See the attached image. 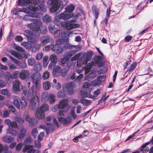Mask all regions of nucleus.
Returning a JSON list of instances; mask_svg holds the SVG:
<instances>
[{
    "label": "nucleus",
    "instance_id": "obj_1",
    "mask_svg": "<svg viewBox=\"0 0 153 153\" xmlns=\"http://www.w3.org/2000/svg\"><path fill=\"white\" fill-rule=\"evenodd\" d=\"M49 3L52 6L50 11L51 12H55L56 13H60L64 6L62 0H49Z\"/></svg>",
    "mask_w": 153,
    "mask_h": 153
},
{
    "label": "nucleus",
    "instance_id": "obj_2",
    "mask_svg": "<svg viewBox=\"0 0 153 153\" xmlns=\"http://www.w3.org/2000/svg\"><path fill=\"white\" fill-rule=\"evenodd\" d=\"M68 100L67 99L61 100L58 104L53 106L51 110L53 112H56L58 109H63L65 112H67L69 109V106L68 104Z\"/></svg>",
    "mask_w": 153,
    "mask_h": 153
},
{
    "label": "nucleus",
    "instance_id": "obj_3",
    "mask_svg": "<svg viewBox=\"0 0 153 153\" xmlns=\"http://www.w3.org/2000/svg\"><path fill=\"white\" fill-rule=\"evenodd\" d=\"M15 48L16 50L22 53L21 54H20L15 51H11V53L16 57L19 59H22L23 57L25 59H27L30 57V55L29 53H27L25 54L24 50L21 47L16 45L15 47Z\"/></svg>",
    "mask_w": 153,
    "mask_h": 153
},
{
    "label": "nucleus",
    "instance_id": "obj_4",
    "mask_svg": "<svg viewBox=\"0 0 153 153\" xmlns=\"http://www.w3.org/2000/svg\"><path fill=\"white\" fill-rule=\"evenodd\" d=\"M33 81V86L37 91L39 90L40 87V82L41 79L40 74L38 72H36L33 74L31 76Z\"/></svg>",
    "mask_w": 153,
    "mask_h": 153
},
{
    "label": "nucleus",
    "instance_id": "obj_5",
    "mask_svg": "<svg viewBox=\"0 0 153 153\" xmlns=\"http://www.w3.org/2000/svg\"><path fill=\"white\" fill-rule=\"evenodd\" d=\"M32 23L27 24V27L30 28L34 33H39V27L42 25L41 21L38 19H32Z\"/></svg>",
    "mask_w": 153,
    "mask_h": 153
},
{
    "label": "nucleus",
    "instance_id": "obj_6",
    "mask_svg": "<svg viewBox=\"0 0 153 153\" xmlns=\"http://www.w3.org/2000/svg\"><path fill=\"white\" fill-rule=\"evenodd\" d=\"M33 9H29L28 10L29 11V15H26L24 16L23 19L25 21H32V19H30V17L37 18L39 16V14L36 12L38 10V8L37 7L32 5Z\"/></svg>",
    "mask_w": 153,
    "mask_h": 153
},
{
    "label": "nucleus",
    "instance_id": "obj_7",
    "mask_svg": "<svg viewBox=\"0 0 153 153\" xmlns=\"http://www.w3.org/2000/svg\"><path fill=\"white\" fill-rule=\"evenodd\" d=\"M27 2L30 3L31 4L35 5L38 3H40L38 5L40 9L43 12H45L46 10L47 7L44 4L45 0H26Z\"/></svg>",
    "mask_w": 153,
    "mask_h": 153
},
{
    "label": "nucleus",
    "instance_id": "obj_8",
    "mask_svg": "<svg viewBox=\"0 0 153 153\" xmlns=\"http://www.w3.org/2000/svg\"><path fill=\"white\" fill-rule=\"evenodd\" d=\"M33 8L31 5L28 4L25 8H20L18 7L15 8L12 10L13 13L15 15H18L20 12H24L26 13H29V9H33Z\"/></svg>",
    "mask_w": 153,
    "mask_h": 153
},
{
    "label": "nucleus",
    "instance_id": "obj_9",
    "mask_svg": "<svg viewBox=\"0 0 153 153\" xmlns=\"http://www.w3.org/2000/svg\"><path fill=\"white\" fill-rule=\"evenodd\" d=\"M75 22V20H71L70 21L64 22L62 24V27L67 30L77 27L79 26V25L74 24V23Z\"/></svg>",
    "mask_w": 153,
    "mask_h": 153
},
{
    "label": "nucleus",
    "instance_id": "obj_10",
    "mask_svg": "<svg viewBox=\"0 0 153 153\" xmlns=\"http://www.w3.org/2000/svg\"><path fill=\"white\" fill-rule=\"evenodd\" d=\"M75 86L73 82H70L66 83L64 86L63 88L65 89V90L69 95H72L75 92Z\"/></svg>",
    "mask_w": 153,
    "mask_h": 153
},
{
    "label": "nucleus",
    "instance_id": "obj_11",
    "mask_svg": "<svg viewBox=\"0 0 153 153\" xmlns=\"http://www.w3.org/2000/svg\"><path fill=\"white\" fill-rule=\"evenodd\" d=\"M10 58L11 61L14 62L17 66H20L22 68H25L27 66L26 61H22V62L14 58L12 56H10Z\"/></svg>",
    "mask_w": 153,
    "mask_h": 153
},
{
    "label": "nucleus",
    "instance_id": "obj_12",
    "mask_svg": "<svg viewBox=\"0 0 153 153\" xmlns=\"http://www.w3.org/2000/svg\"><path fill=\"white\" fill-rule=\"evenodd\" d=\"M64 48L65 49L69 48L73 49L71 51H73V54L74 55L75 53L80 50L81 47L79 45H73L69 44H67L64 46Z\"/></svg>",
    "mask_w": 153,
    "mask_h": 153
},
{
    "label": "nucleus",
    "instance_id": "obj_13",
    "mask_svg": "<svg viewBox=\"0 0 153 153\" xmlns=\"http://www.w3.org/2000/svg\"><path fill=\"white\" fill-rule=\"evenodd\" d=\"M92 55L93 53L91 51L87 52L83 55L82 59L83 65L86 64L87 61L91 59Z\"/></svg>",
    "mask_w": 153,
    "mask_h": 153
},
{
    "label": "nucleus",
    "instance_id": "obj_14",
    "mask_svg": "<svg viewBox=\"0 0 153 153\" xmlns=\"http://www.w3.org/2000/svg\"><path fill=\"white\" fill-rule=\"evenodd\" d=\"M59 17L61 18L62 19L66 20L71 18L74 15L73 13H69L66 11L64 12L58 14Z\"/></svg>",
    "mask_w": 153,
    "mask_h": 153
},
{
    "label": "nucleus",
    "instance_id": "obj_15",
    "mask_svg": "<svg viewBox=\"0 0 153 153\" xmlns=\"http://www.w3.org/2000/svg\"><path fill=\"white\" fill-rule=\"evenodd\" d=\"M24 35L27 39L31 37V36L37 37L39 36V33L36 32L34 33L31 30H25L24 32Z\"/></svg>",
    "mask_w": 153,
    "mask_h": 153
},
{
    "label": "nucleus",
    "instance_id": "obj_16",
    "mask_svg": "<svg viewBox=\"0 0 153 153\" xmlns=\"http://www.w3.org/2000/svg\"><path fill=\"white\" fill-rule=\"evenodd\" d=\"M60 46L57 43L53 45V48L52 49V50L53 51H55L57 53H61L63 51V49H66L64 48V46Z\"/></svg>",
    "mask_w": 153,
    "mask_h": 153
},
{
    "label": "nucleus",
    "instance_id": "obj_17",
    "mask_svg": "<svg viewBox=\"0 0 153 153\" xmlns=\"http://www.w3.org/2000/svg\"><path fill=\"white\" fill-rule=\"evenodd\" d=\"M27 133V130L23 128L19 131V134L18 136L17 141L18 142H22L24 139Z\"/></svg>",
    "mask_w": 153,
    "mask_h": 153
},
{
    "label": "nucleus",
    "instance_id": "obj_18",
    "mask_svg": "<svg viewBox=\"0 0 153 153\" xmlns=\"http://www.w3.org/2000/svg\"><path fill=\"white\" fill-rule=\"evenodd\" d=\"M52 38L48 35H45L42 36L41 38L42 41L41 44L42 45H44L46 44L49 43L51 41Z\"/></svg>",
    "mask_w": 153,
    "mask_h": 153
},
{
    "label": "nucleus",
    "instance_id": "obj_19",
    "mask_svg": "<svg viewBox=\"0 0 153 153\" xmlns=\"http://www.w3.org/2000/svg\"><path fill=\"white\" fill-rule=\"evenodd\" d=\"M94 61L99 67H103L105 65V62L103 61V58L100 56H97L95 59Z\"/></svg>",
    "mask_w": 153,
    "mask_h": 153
},
{
    "label": "nucleus",
    "instance_id": "obj_20",
    "mask_svg": "<svg viewBox=\"0 0 153 153\" xmlns=\"http://www.w3.org/2000/svg\"><path fill=\"white\" fill-rule=\"evenodd\" d=\"M13 89L15 91H19L20 89L22 88V87H21V84L18 80H16L13 82Z\"/></svg>",
    "mask_w": 153,
    "mask_h": 153
},
{
    "label": "nucleus",
    "instance_id": "obj_21",
    "mask_svg": "<svg viewBox=\"0 0 153 153\" xmlns=\"http://www.w3.org/2000/svg\"><path fill=\"white\" fill-rule=\"evenodd\" d=\"M61 68L59 66H57L54 67L52 72L53 76L55 77H58L61 74Z\"/></svg>",
    "mask_w": 153,
    "mask_h": 153
},
{
    "label": "nucleus",
    "instance_id": "obj_22",
    "mask_svg": "<svg viewBox=\"0 0 153 153\" xmlns=\"http://www.w3.org/2000/svg\"><path fill=\"white\" fill-rule=\"evenodd\" d=\"M59 120L61 123L64 125H67L69 124L71 121L70 117L68 116L65 118H59Z\"/></svg>",
    "mask_w": 153,
    "mask_h": 153
},
{
    "label": "nucleus",
    "instance_id": "obj_23",
    "mask_svg": "<svg viewBox=\"0 0 153 153\" xmlns=\"http://www.w3.org/2000/svg\"><path fill=\"white\" fill-rule=\"evenodd\" d=\"M48 30L49 32L51 33L54 34L55 36H57V35H58V33H59L60 32L59 30L57 29L53 26H49Z\"/></svg>",
    "mask_w": 153,
    "mask_h": 153
},
{
    "label": "nucleus",
    "instance_id": "obj_24",
    "mask_svg": "<svg viewBox=\"0 0 153 153\" xmlns=\"http://www.w3.org/2000/svg\"><path fill=\"white\" fill-rule=\"evenodd\" d=\"M29 71L26 70H22L19 73V77L22 79H25L29 75Z\"/></svg>",
    "mask_w": 153,
    "mask_h": 153
},
{
    "label": "nucleus",
    "instance_id": "obj_25",
    "mask_svg": "<svg viewBox=\"0 0 153 153\" xmlns=\"http://www.w3.org/2000/svg\"><path fill=\"white\" fill-rule=\"evenodd\" d=\"M36 117L39 119H43L45 117V113L39 109H38L36 113Z\"/></svg>",
    "mask_w": 153,
    "mask_h": 153
},
{
    "label": "nucleus",
    "instance_id": "obj_26",
    "mask_svg": "<svg viewBox=\"0 0 153 153\" xmlns=\"http://www.w3.org/2000/svg\"><path fill=\"white\" fill-rule=\"evenodd\" d=\"M91 11L95 18L97 19L99 14V10L95 5H93L92 7Z\"/></svg>",
    "mask_w": 153,
    "mask_h": 153
},
{
    "label": "nucleus",
    "instance_id": "obj_27",
    "mask_svg": "<svg viewBox=\"0 0 153 153\" xmlns=\"http://www.w3.org/2000/svg\"><path fill=\"white\" fill-rule=\"evenodd\" d=\"M28 122L29 125L32 127L36 126L38 123L37 120L34 117H32L29 119Z\"/></svg>",
    "mask_w": 153,
    "mask_h": 153
},
{
    "label": "nucleus",
    "instance_id": "obj_28",
    "mask_svg": "<svg viewBox=\"0 0 153 153\" xmlns=\"http://www.w3.org/2000/svg\"><path fill=\"white\" fill-rule=\"evenodd\" d=\"M49 94L46 92H43L41 95L42 100L44 102L49 100Z\"/></svg>",
    "mask_w": 153,
    "mask_h": 153
},
{
    "label": "nucleus",
    "instance_id": "obj_29",
    "mask_svg": "<svg viewBox=\"0 0 153 153\" xmlns=\"http://www.w3.org/2000/svg\"><path fill=\"white\" fill-rule=\"evenodd\" d=\"M14 138L10 136H4L2 137V140L4 142L10 143L13 141Z\"/></svg>",
    "mask_w": 153,
    "mask_h": 153
},
{
    "label": "nucleus",
    "instance_id": "obj_30",
    "mask_svg": "<svg viewBox=\"0 0 153 153\" xmlns=\"http://www.w3.org/2000/svg\"><path fill=\"white\" fill-rule=\"evenodd\" d=\"M58 16V15L55 17L54 23L57 26L61 25L62 27V24H63V22L60 20V19H61L60 18V17H59Z\"/></svg>",
    "mask_w": 153,
    "mask_h": 153
},
{
    "label": "nucleus",
    "instance_id": "obj_31",
    "mask_svg": "<svg viewBox=\"0 0 153 153\" xmlns=\"http://www.w3.org/2000/svg\"><path fill=\"white\" fill-rule=\"evenodd\" d=\"M19 98L18 97L15 96L13 98V103L18 109H20V105L19 101Z\"/></svg>",
    "mask_w": 153,
    "mask_h": 153
},
{
    "label": "nucleus",
    "instance_id": "obj_32",
    "mask_svg": "<svg viewBox=\"0 0 153 153\" xmlns=\"http://www.w3.org/2000/svg\"><path fill=\"white\" fill-rule=\"evenodd\" d=\"M33 88V86L32 87L30 88L28 90L27 94V97L29 99H31L34 95Z\"/></svg>",
    "mask_w": 153,
    "mask_h": 153
},
{
    "label": "nucleus",
    "instance_id": "obj_33",
    "mask_svg": "<svg viewBox=\"0 0 153 153\" xmlns=\"http://www.w3.org/2000/svg\"><path fill=\"white\" fill-rule=\"evenodd\" d=\"M94 63L92 62H90L89 63L87 64L85 67V73H88L91 69L92 66L93 65Z\"/></svg>",
    "mask_w": 153,
    "mask_h": 153
},
{
    "label": "nucleus",
    "instance_id": "obj_34",
    "mask_svg": "<svg viewBox=\"0 0 153 153\" xmlns=\"http://www.w3.org/2000/svg\"><path fill=\"white\" fill-rule=\"evenodd\" d=\"M80 102L84 106H87L89 105L91 102V100H88L85 99H82L80 100Z\"/></svg>",
    "mask_w": 153,
    "mask_h": 153
},
{
    "label": "nucleus",
    "instance_id": "obj_35",
    "mask_svg": "<svg viewBox=\"0 0 153 153\" xmlns=\"http://www.w3.org/2000/svg\"><path fill=\"white\" fill-rule=\"evenodd\" d=\"M7 131H9V133L13 136H16L18 134V131L16 130L14 128L10 127L7 129Z\"/></svg>",
    "mask_w": 153,
    "mask_h": 153
},
{
    "label": "nucleus",
    "instance_id": "obj_36",
    "mask_svg": "<svg viewBox=\"0 0 153 153\" xmlns=\"http://www.w3.org/2000/svg\"><path fill=\"white\" fill-rule=\"evenodd\" d=\"M52 19V17L48 14L45 15L43 17V21L46 23H49Z\"/></svg>",
    "mask_w": 153,
    "mask_h": 153
},
{
    "label": "nucleus",
    "instance_id": "obj_37",
    "mask_svg": "<svg viewBox=\"0 0 153 153\" xmlns=\"http://www.w3.org/2000/svg\"><path fill=\"white\" fill-rule=\"evenodd\" d=\"M39 109L44 113L45 111H48L49 110L48 105L44 103L40 106Z\"/></svg>",
    "mask_w": 153,
    "mask_h": 153
},
{
    "label": "nucleus",
    "instance_id": "obj_38",
    "mask_svg": "<svg viewBox=\"0 0 153 153\" xmlns=\"http://www.w3.org/2000/svg\"><path fill=\"white\" fill-rule=\"evenodd\" d=\"M47 126V128L45 129V130L46 131L47 134H48L50 132V130H54L53 128V127L52 124L51 123H47L46 124Z\"/></svg>",
    "mask_w": 153,
    "mask_h": 153
},
{
    "label": "nucleus",
    "instance_id": "obj_39",
    "mask_svg": "<svg viewBox=\"0 0 153 153\" xmlns=\"http://www.w3.org/2000/svg\"><path fill=\"white\" fill-rule=\"evenodd\" d=\"M56 97L54 95L52 94H49V101L51 104L54 103L56 101Z\"/></svg>",
    "mask_w": 153,
    "mask_h": 153
},
{
    "label": "nucleus",
    "instance_id": "obj_40",
    "mask_svg": "<svg viewBox=\"0 0 153 153\" xmlns=\"http://www.w3.org/2000/svg\"><path fill=\"white\" fill-rule=\"evenodd\" d=\"M65 11L68 13L72 12L74 9V5L70 4L65 8Z\"/></svg>",
    "mask_w": 153,
    "mask_h": 153
},
{
    "label": "nucleus",
    "instance_id": "obj_41",
    "mask_svg": "<svg viewBox=\"0 0 153 153\" xmlns=\"http://www.w3.org/2000/svg\"><path fill=\"white\" fill-rule=\"evenodd\" d=\"M106 92H105L103 93L101 99L99 100L98 102V104H100L102 102H104L105 103V102L107 100V99L106 97Z\"/></svg>",
    "mask_w": 153,
    "mask_h": 153
},
{
    "label": "nucleus",
    "instance_id": "obj_42",
    "mask_svg": "<svg viewBox=\"0 0 153 153\" xmlns=\"http://www.w3.org/2000/svg\"><path fill=\"white\" fill-rule=\"evenodd\" d=\"M39 30H40V33L42 34H45L47 32V29L46 27L42 25H42L39 27Z\"/></svg>",
    "mask_w": 153,
    "mask_h": 153
},
{
    "label": "nucleus",
    "instance_id": "obj_43",
    "mask_svg": "<svg viewBox=\"0 0 153 153\" xmlns=\"http://www.w3.org/2000/svg\"><path fill=\"white\" fill-rule=\"evenodd\" d=\"M101 92L100 89H97L94 91L93 95L90 94V98H92V99L95 98V97H97L98 95L100 94Z\"/></svg>",
    "mask_w": 153,
    "mask_h": 153
},
{
    "label": "nucleus",
    "instance_id": "obj_44",
    "mask_svg": "<svg viewBox=\"0 0 153 153\" xmlns=\"http://www.w3.org/2000/svg\"><path fill=\"white\" fill-rule=\"evenodd\" d=\"M20 103L21 104V106L22 107V109H23V108H24L27 105V102L26 100V98L23 97H22V99L20 100Z\"/></svg>",
    "mask_w": 153,
    "mask_h": 153
},
{
    "label": "nucleus",
    "instance_id": "obj_45",
    "mask_svg": "<svg viewBox=\"0 0 153 153\" xmlns=\"http://www.w3.org/2000/svg\"><path fill=\"white\" fill-rule=\"evenodd\" d=\"M73 51H70L68 52H67L64 55V57L68 61L71 58V57L74 55L72 52Z\"/></svg>",
    "mask_w": 153,
    "mask_h": 153
},
{
    "label": "nucleus",
    "instance_id": "obj_46",
    "mask_svg": "<svg viewBox=\"0 0 153 153\" xmlns=\"http://www.w3.org/2000/svg\"><path fill=\"white\" fill-rule=\"evenodd\" d=\"M48 56H45L43 58V66L44 67H46L47 66L49 61L48 59Z\"/></svg>",
    "mask_w": 153,
    "mask_h": 153
},
{
    "label": "nucleus",
    "instance_id": "obj_47",
    "mask_svg": "<svg viewBox=\"0 0 153 153\" xmlns=\"http://www.w3.org/2000/svg\"><path fill=\"white\" fill-rule=\"evenodd\" d=\"M42 68V64L39 62H37L34 67V70L35 71H40Z\"/></svg>",
    "mask_w": 153,
    "mask_h": 153
},
{
    "label": "nucleus",
    "instance_id": "obj_48",
    "mask_svg": "<svg viewBox=\"0 0 153 153\" xmlns=\"http://www.w3.org/2000/svg\"><path fill=\"white\" fill-rule=\"evenodd\" d=\"M21 44L26 49H30L32 47L31 45L28 42H23L21 43Z\"/></svg>",
    "mask_w": 153,
    "mask_h": 153
},
{
    "label": "nucleus",
    "instance_id": "obj_49",
    "mask_svg": "<svg viewBox=\"0 0 153 153\" xmlns=\"http://www.w3.org/2000/svg\"><path fill=\"white\" fill-rule=\"evenodd\" d=\"M41 45L39 44H38L35 45L32 48V51L33 52H35L39 50V49Z\"/></svg>",
    "mask_w": 153,
    "mask_h": 153
},
{
    "label": "nucleus",
    "instance_id": "obj_50",
    "mask_svg": "<svg viewBox=\"0 0 153 153\" xmlns=\"http://www.w3.org/2000/svg\"><path fill=\"white\" fill-rule=\"evenodd\" d=\"M68 42V41L67 39H61L57 40L56 43H57V44H59L60 45H64L65 43H66V45L68 44L67 43Z\"/></svg>",
    "mask_w": 153,
    "mask_h": 153
},
{
    "label": "nucleus",
    "instance_id": "obj_51",
    "mask_svg": "<svg viewBox=\"0 0 153 153\" xmlns=\"http://www.w3.org/2000/svg\"><path fill=\"white\" fill-rule=\"evenodd\" d=\"M27 62L29 65L33 66L34 65L36 61L34 58H30L28 59Z\"/></svg>",
    "mask_w": 153,
    "mask_h": 153
},
{
    "label": "nucleus",
    "instance_id": "obj_52",
    "mask_svg": "<svg viewBox=\"0 0 153 153\" xmlns=\"http://www.w3.org/2000/svg\"><path fill=\"white\" fill-rule=\"evenodd\" d=\"M51 85L48 82H46L43 83V88L45 90H48L50 88Z\"/></svg>",
    "mask_w": 153,
    "mask_h": 153
},
{
    "label": "nucleus",
    "instance_id": "obj_53",
    "mask_svg": "<svg viewBox=\"0 0 153 153\" xmlns=\"http://www.w3.org/2000/svg\"><path fill=\"white\" fill-rule=\"evenodd\" d=\"M51 62H56L57 60V56L55 54H52L51 55L49 58Z\"/></svg>",
    "mask_w": 153,
    "mask_h": 153
},
{
    "label": "nucleus",
    "instance_id": "obj_54",
    "mask_svg": "<svg viewBox=\"0 0 153 153\" xmlns=\"http://www.w3.org/2000/svg\"><path fill=\"white\" fill-rule=\"evenodd\" d=\"M81 95L83 97H88L89 98L90 97V94L88 93L86 91L84 90L81 91Z\"/></svg>",
    "mask_w": 153,
    "mask_h": 153
},
{
    "label": "nucleus",
    "instance_id": "obj_55",
    "mask_svg": "<svg viewBox=\"0 0 153 153\" xmlns=\"http://www.w3.org/2000/svg\"><path fill=\"white\" fill-rule=\"evenodd\" d=\"M33 141V139L29 137L27 138L23 142V143L25 145H27V144L30 143Z\"/></svg>",
    "mask_w": 153,
    "mask_h": 153
},
{
    "label": "nucleus",
    "instance_id": "obj_56",
    "mask_svg": "<svg viewBox=\"0 0 153 153\" xmlns=\"http://www.w3.org/2000/svg\"><path fill=\"white\" fill-rule=\"evenodd\" d=\"M58 34V36L59 38H66L68 36V33L66 31L62 32Z\"/></svg>",
    "mask_w": 153,
    "mask_h": 153
},
{
    "label": "nucleus",
    "instance_id": "obj_57",
    "mask_svg": "<svg viewBox=\"0 0 153 153\" xmlns=\"http://www.w3.org/2000/svg\"><path fill=\"white\" fill-rule=\"evenodd\" d=\"M34 147V146L33 145H26L23 149L22 151L23 152H25L27 150H28L29 149H30V148H32Z\"/></svg>",
    "mask_w": 153,
    "mask_h": 153
},
{
    "label": "nucleus",
    "instance_id": "obj_58",
    "mask_svg": "<svg viewBox=\"0 0 153 153\" xmlns=\"http://www.w3.org/2000/svg\"><path fill=\"white\" fill-rule=\"evenodd\" d=\"M27 153H40V151L37 149L31 148L27 151Z\"/></svg>",
    "mask_w": 153,
    "mask_h": 153
},
{
    "label": "nucleus",
    "instance_id": "obj_59",
    "mask_svg": "<svg viewBox=\"0 0 153 153\" xmlns=\"http://www.w3.org/2000/svg\"><path fill=\"white\" fill-rule=\"evenodd\" d=\"M50 75L49 72L48 71H46L43 74L42 78L44 79H46L49 77Z\"/></svg>",
    "mask_w": 153,
    "mask_h": 153
},
{
    "label": "nucleus",
    "instance_id": "obj_60",
    "mask_svg": "<svg viewBox=\"0 0 153 153\" xmlns=\"http://www.w3.org/2000/svg\"><path fill=\"white\" fill-rule=\"evenodd\" d=\"M38 134V131L36 128L33 129L32 131L31 135L34 138L36 137Z\"/></svg>",
    "mask_w": 153,
    "mask_h": 153
},
{
    "label": "nucleus",
    "instance_id": "obj_61",
    "mask_svg": "<svg viewBox=\"0 0 153 153\" xmlns=\"http://www.w3.org/2000/svg\"><path fill=\"white\" fill-rule=\"evenodd\" d=\"M54 42H52L51 44L45 47V50L46 51H48L50 50H52V49L53 48V45H54Z\"/></svg>",
    "mask_w": 153,
    "mask_h": 153
},
{
    "label": "nucleus",
    "instance_id": "obj_62",
    "mask_svg": "<svg viewBox=\"0 0 153 153\" xmlns=\"http://www.w3.org/2000/svg\"><path fill=\"white\" fill-rule=\"evenodd\" d=\"M81 55V53H80L76 54L71 58V60L72 61H74L78 59H79V58L80 57Z\"/></svg>",
    "mask_w": 153,
    "mask_h": 153
},
{
    "label": "nucleus",
    "instance_id": "obj_63",
    "mask_svg": "<svg viewBox=\"0 0 153 153\" xmlns=\"http://www.w3.org/2000/svg\"><path fill=\"white\" fill-rule=\"evenodd\" d=\"M27 3H27L26 0H19L18 1V5L19 6H23Z\"/></svg>",
    "mask_w": 153,
    "mask_h": 153
},
{
    "label": "nucleus",
    "instance_id": "obj_64",
    "mask_svg": "<svg viewBox=\"0 0 153 153\" xmlns=\"http://www.w3.org/2000/svg\"><path fill=\"white\" fill-rule=\"evenodd\" d=\"M57 95L59 97L63 98L65 97L64 93L62 91H58L57 94Z\"/></svg>",
    "mask_w": 153,
    "mask_h": 153
}]
</instances>
